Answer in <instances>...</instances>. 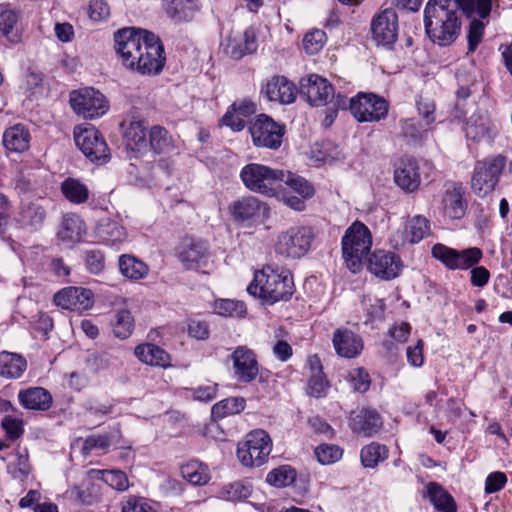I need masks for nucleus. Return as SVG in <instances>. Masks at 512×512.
Segmentation results:
<instances>
[{
    "label": "nucleus",
    "mask_w": 512,
    "mask_h": 512,
    "mask_svg": "<svg viewBox=\"0 0 512 512\" xmlns=\"http://www.w3.org/2000/svg\"><path fill=\"white\" fill-rule=\"evenodd\" d=\"M483 258V252L478 247H470L458 250L456 270H468L477 265Z\"/></svg>",
    "instance_id": "864d4df0"
},
{
    "label": "nucleus",
    "mask_w": 512,
    "mask_h": 512,
    "mask_svg": "<svg viewBox=\"0 0 512 512\" xmlns=\"http://www.w3.org/2000/svg\"><path fill=\"white\" fill-rule=\"evenodd\" d=\"M77 147L93 163L104 164L110 159V151L103 136L93 126L79 128L74 131Z\"/></svg>",
    "instance_id": "f8f14e48"
},
{
    "label": "nucleus",
    "mask_w": 512,
    "mask_h": 512,
    "mask_svg": "<svg viewBox=\"0 0 512 512\" xmlns=\"http://www.w3.org/2000/svg\"><path fill=\"white\" fill-rule=\"evenodd\" d=\"M215 311L223 316H237L241 317L246 313V308L243 302L231 299H221L215 302Z\"/></svg>",
    "instance_id": "13d9d810"
},
{
    "label": "nucleus",
    "mask_w": 512,
    "mask_h": 512,
    "mask_svg": "<svg viewBox=\"0 0 512 512\" xmlns=\"http://www.w3.org/2000/svg\"><path fill=\"white\" fill-rule=\"evenodd\" d=\"M61 193L73 204H83L89 199V189L76 178L65 179L60 186Z\"/></svg>",
    "instance_id": "c9c22d12"
},
{
    "label": "nucleus",
    "mask_w": 512,
    "mask_h": 512,
    "mask_svg": "<svg viewBox=\"0 0 512 512\" xmlns=\"http://www.w3.org/2000/svg\"><path fill=\"white\" fill-rule=\"evenodd\" d=\"M432 256L440 261L446 268L456 270V261L458 250L448 247L442 243H437L432 247Z\"/></svg>",
    "instance_id": "5fc2aeb1"
},
{
    "label": "nucleus",
    "mask_w": 512,
    "mask_h": 512,
    "mask_svg": "<svg viewBox=\"0 0 512 512\" xmlns=\"http://www.w3.org/2000/svg\"><path fill=\"white\" fill-rule=\"evenodd\" d=\"M135 355L141 362L151 366L167 367L170 365V355L155 344L138 345L135 348Z\"/></svg>",
    "instance_id": "2f4dec72"
},
{
    "label": "nucleus",
    "mask_w": 512,
    "mask_h": 512,
    "mask_svg": "<svg viewBox=\"0 0 512 512\" xmlns=\"http://www.w3.org/2000/svg\"><path fill=\"white\" fill-rule=\"evenodd\" d=\"M218 384L210 383L207 385H201L196 388H188L187 391L191 393L195 400L199 401H211L217 395Z\"/></svg>",
    "instance_id": "338daca9"
},
{
    "label": "nucleus",
    "mask_w": 512,
    "mask_h": 512,
    "mask_svg": "<svg viewBox=\"0 0 512 512\" xmlns=\"http://www.w3.org/2000/svg\"><path fill=\"white\" fill-rule=\"evenodd\" d=\"M114 335L120 339H127L134 330V318L129 310L117 311L112 320Z\"/></svg>",
    "instance_id": "a18cd8bd"
},
{
    "label": "nucleus",
    "mask_w": 512,
    "mask_h": 512,
    "mask_svg": "<svg viewBox=\"0 0 512 512\" xmlns=\"http://www.w3.org/2000/svg\"><path fill=\"white\" fill-rule=\"evenodd\" d=\"M484 19H476L473 18L468 27V33H467V42H468V52L473 53L479 44L481 43L484 31H485V23L483 22Z\"/></svg>",
    "instance_id": "4d7b16f0"
},
{
    "label": "nucleus",
    "mask_w": 512,
    "mask_h": 512,
    "mask_svg": "<svg viewBox=\"0 0 512 512\" xmlns=\"http://www.w3.org/2000/svg\"><path fill=\"white\" fill-rule=\"evenodd\" d=\"M122 512H156V510L141 497H129L122 507Z\"/></svg>",
    "instance_id": "774afa93"
},
{
    "label": "nucleus",
    "mask_w": 512,
    "mask_h": 512,
    "mask_svg": "<svg viewBox=\"0 0 512 512\" xmlns=\"http://www.w3.org/2000/svg\"><path fill=\"white\" fill-rule=\"evenodd\" d=\"M430 233L429 220L423 216L413 217L406 225L407 239L411 243H418Z\"/></svg>",
    "instance_id": "09e8293b"
},
{
    "label": "nucleus",
    "mask_w": 512,
    "mask_h": 512,
    "mask_svg": "<svg viewBox=\"0 0 512 512\" xmlns=\"http://www.w3.org/2000/svg\"><path fill=\"white\" fill-rule=\"evenodd\" d=\"M271 447L268 433L261 429L254 430L238 444L237 457L244 466L259 467L266 462Z\"/></svg>",
    "instance_id": "6e6552de"
},
{
    "label": "nucleus",
    "mask_w": 512,
    "mask_h": 512,
    "mask_svg": "<svg viewBox=\"0 0 512 512\" xmlns=\"http://www.w3.org/2000/svg\"><path fill=\"white\" fill-rule=\"evenodd\" d=\"M332 344L336 354L347 359L356 358L364 348L362 337L345 327L334 331Z\"/></svg>",
    "instance_id": "5701e85b"
},
{
    "label": "nucleus",
    "mask_w": 512,
    "mask_h": 512,
    "mask_svg": "<svg viewBox=\"0 0 512 512\" xmlns=\"http://www.w3.org/2000/svg\"><path fill=\"white\" fill-rule=\"evenodd\" d=\"M221 497L228 501H239L251 495V486L241 481L225 485L220 491Z\"/></svg>",
    "instance_id": "6e6d98bb"
},
{
    "label": "nucleus",
    "mask_w": 512,
    "mask_h": 512,
    "mask_svg": "<svg viewBox=\"0 0 512 512\" xmlns=\"http://www.w3.org/2000/svg\"><path fill=\"white\" fill-rule=\"evenodd\" d=\"M31 135L21 123L7 128L3 133V145L10 152L22 153L29 149Z\"/></svg>",
    "instance_id": "c756f323"
},
{
    "label": "nucleus",
    "mask_w": 512,
    "mask_h": 512,
    "mask_svg": "<svg viewBox=\"0 0 512 512\" xmlns=\"http://www.w3.org/2000/svg\"><path fill=\"white\" fill-rule=\"evenodd\" d=\"M20 405L27 410L46 411L53 403L51 393L43 387H29L18 393Z\"/></svg>",
    "instance_id": "bb28decb"
},
{
    "label": "nucleus",
    "mask_w": 512,
    "mask_h": 512,
    "mask_svg": "<svg viewBox=\"0 0 512 512\" xmlns=\"http://www.w3.org/2000/svg\"><path fill=\"white\" fill-rule=\"evenodd\" d=\"M296 470L289 465L273 469L267 474L266 481L275 487L291 485L296 479Z\"/></svg>",
    "instance_id": "3c124183"
},
{
    "label": "nucleus",
    "mask_w": 512,
    "mask_h": 512,
    "mask_svg": "<svg viewBox=\"0 0 512 512\" xmlns=\"http://www.w3.org/2000/svg\"><path fill=\"white\" fill-rule=\"evenodd\" d=\"M326 34L324 31L316 29L305 34L303 38V48L309 55L317 54L324 46Z\"/></svg>",
    "instance_id": "052dcab7"
},
{
    "label": "nucleus",
    "mask_w": 512,
    "mask_h": 512,
    "mask_svg": "<svg viewBox=\"0 0 512 512\" xmlns=\"http://www.w3.org/2000/svg\"><path fill=\"white\" fill-rule=\"evenodd\" d=\"M247 291L253 297L270 305L287 301L294 293L293 278L289 274L277 273L270 267H265L255 272Z\"/></svg>",
    "instance_id": "20e7f679"
},
{
    "label": "nucleus",
    "mask_w": 512,
    "mask_h": 512,
    "mask_svg": "<svg viewBox=\"0 0 512 512\" xmlns=\"http://www.w3.org/2000/svg\"><path fill=\"white\" fill-rule=\"evenodd\" d=\"M249 132L255 146L278 150L282 145L286 129L270 116L259 114L251 121Z\"/></svg>",
    "instance_id": "9b49d317"
},
{
    "label": "nucleus",
    "mask_w": 512,
    "mask_h": 512,
    "mask_svg": "<svg viewBox=\"0 0 512 512\" xmlns=\"http://www.w3.org/2000/svg\"><path fill=\"white\" fill-rule=\"evenodd\" d=\"M441 203L446 216L450 219H461L468 208L463 184L461 182L447 183Z\"/></svg>",
    "instance_id": "412c9836"
},
{
    "label": "nucleus",
    "mask_w": 512,
    "mask_h": 512,
    "mask_svg": "<svg viewBox=\"0 0 512 512\" xmlns=\"http://www.w3.org/2000/svg\"><path fill=\"white\" fill-rule=\"evenodd\" d=\"M86 232L85 223L74 213H67L63 216L60 228L57 232V239L67 245L79 242Z\"/></svg>",
    "instance_id": "c85d7f7f"
},
{
    "label": "nucleus",
    "mask_w": 512,
    "mask_h": 512,
    "mask_svg": "<svg viewBox=\"0 0 512 512\" xmlns=\"http://www.w3.org/2000/svg\"><path fill=\"white\" fill-rule=\"evenodd\" d=\"M394 181L407 193L417 191L421 184L418 162L409 156L402 157L394 170Z\"/></svg>",
    "instance_id": "4be33fe9"
},
{
    "label": "nucleus",
    "mask_w": 512,
    "mask_h": 512,
    "mask_svg": "<svg viewBox=\"0 0 512 512\" xmlns=\"http://www.w3.org/2000/svg\"><path fill=\"white\" fill-rule=\"evenodd\" d=\"M246 400L243 397H229L212 406L211 415L214 419L239 414L245 409Z\"/></svg>",
    "instance_id": "a19ab883"
},
{
    "label": "nucleus",
    "mask_w": 512,
    "mask_h": 512,
    "mask_svg": "<svg viewBox=\"0 0 512 512\" xmlns=\"http://www.w3.org/2000/svg\"><path fill=\"white\" fill-rule=\"evenodd\" d=\"M114 48L121 64L142 76L162 72L166 56L164 45L153 32L136 27H125L114 33Z\"/></svg>",
    "instance_id": "f257e3e1"
},
{
    "label": "nucleus",
    "mask_w": 512,
    "mask_h": 512,
    "mask_svg": "<svg viewBox=\"0 0 512 512\" xmlns=\"http://www.w3.org/2000/svg\"><path fill=\"white\" fill-rule=\"evenodd\" d=\"M429 39L440 46L452 44L460 35L461 12L454 0H429L424 9Z\"/></svg>",
    "instance_id": "7ed1b4c3"
},
{
    "label": "nucleus",
    "mask_w": 512,
    "mask_h": 512,
    "mask_svg": "<svg viewBox=\"0 0 512 512\" xmlns=\"http://www.w3.org/2000/svg\"><path fill=\"white\" fill-rule=\"evenodd\" d=\"M329 388L325 374H311L308 382V394L312 397H324Z\"/></svg>",
    "instance_id": "e2e57ef3"
},
{
    "label": "nucleus",
    "mask_w": 512,
    "mask_h": 512,
    "mask_svg": "<svg viewBox=\"0 0 512 512\" xmlns=\"http://www.w3.org/2000/svg\"><path fill=\"white\" fill-rule=\"evenodd\" d=\"M119 270L124 277L138 280L148 274L149 268L135 256L124 254L119 257Z\"/></svg>",
    "instance_id": "4c0bfd02"
},
{
    "label": "nucleus",
    "mask_w": 512,
    "mask_h": 512,
    "mask_svg": "<svg viewBox=\"0 0 512 512\" xmlns=\"http://www.w3.org/2000/svg\"><path fill=\"white\" fill-rule=\"evenodd\" d=\"M70 104L75 113L86 119L98 118L108 110L104 95L91 87L71 92Z\"/></svg>",
    "instance_id": "ddd939ff"
},
{
    "label": "nucleus",
    "mask_w": 512,
    "mask_h": 512,
    "mask_svg": "<svg viewBox=\"0 0 512 512\" xmlns=\"http://www.w3.org/2000/svg\"><path fill=\"white\" fill-rule=\"evenodd\" d=\"M18 22V14L8 6H0V31L11 42L20 41V34L15 28Z\"/></svg>",
    "instance_id": "79ce46f5"
},
{
    "label": "nucleus",
    "mask_w": 512,
    "mask_h": 512,
    "mask_svg": "<svg viewBox=\"0 0 512 512\" xmlns=\"http://www.w3.org/2000/svg\"><path fill=\"white\" fill-rule=\"evenodd\" d=\"M77 500L83 505H94L101 501V485L92 481H85L74 490Z\"/></svg>",
    "instance_id": "49530a36"
},
{
    "label": "nucleus",
    "mask_w": 512,
    "mask_h": 512,
    "mask_svg": "<svg viewBox=\"0 0 512 512\" xmlns=\"http://www.w3.org/2000/svg\"><path fill=\"white\" fill-rule=\"evenodd\" d=\"M97 235L102 241L114 244L124 240L126 232L116 221L104 219L97 225Z\"/></svg>",
    "instance_id": "c03bdc74"
},
{
    "label": "nucleus",
    "mask_w": 512,
    "mask_h": 512,
    "mask_svg": "<svg viewBox=\"0 0 512 512\" xmlns=\"http://www.w3.org/2000/svg\"><path fill=\"white\" fill-rule=\"evenodd\" d=\"M53 301L62 309L81 313L93 306L94 295L90 289L70 286L58 291Z\"/></svg>",
    "instance_id": "f3484780"
},
{
    "label": "nucleus",
    "mask_w": 512,
    "mask_h": 512,
    "mask_svg": "<svg viewBox=\"0 0 512 512\" xmlns=\"http://www.w3.org/2000/svg\"><path fill=\"white\" fill-rule=\"evenodd\" d=\"M506 158L497 155L483 161H477L471 178V189L478 197L492 193L505 167Z\"/></svg>",
    "instance_id": "0eeeda50"
},
{
    "label": "nucleus",
    "mask_w": 512,
    "mask_h": 512,
    "mask_svg": "<svg viewBox=\"0 0 512 512\" xmlns=\"http://www.w3.org/2000/svg\"><path fill=\"white\" fill-rule=\"evenodd\" d=\"M260 94L268 101L287 105L296 100L297 88L285 76L274 75L262 84Z\"/></svg>",
    "instance_id": "a211bd4d"
},
{
    "label": "nucleus",
    "mask_w": 512,
    "mask_h": 512,
    "mask_svg": "<svg viewBox=\"0 0 512 512\" xmlns=\"http://www.w3.org/2000/svg\"><path fill=\"white\" fill-rule=\"evenodd\" d=\"M382 425L380 414L370 407H363L351 414L350 428L354 433L371 437L381 429Z\"/></svg>",
    "instance_id": "393cba45"
},
{
    "label": "nucleus",
    "mask_w": 512,
    "mask_h": 512,
    "mask_svg": "<svg viewBox=\"0 0 512 512\" xmlns=\"http://www.w3.org/2000/svg\"><path fill=\"white\" fill-rule=\"evenodd\" d=\"M367 268L376 277L388 281L400 275L402 261L393 252L376 250L369 256Z\"/></svg>",
    "instance_id": "dca6fc26"
},
{
    "label": "nucleus",
    "mask_w": 512,
    "mask_h": 512,
    "mask_svg": "<svg viewBox=\"0 0 512 512\" xmlns=\"http://www.w3.org/2000/svg\"><path fill=\"white\" fill-rule=\"evenodd\" d=\"M389 456V449L386 445L371 442L362 447L360 451L361 463L365 468H375L379 463L386 460Z\"/></svg>",
    "instance_id": "e433bc0d"
},
{
    "label": "nucleus",
    "mask_w": 512,
    "mask_h": 512,
    "mask_svg": "<svg viewBox=\"0 0 512 512\" xmlns=\"http://www.w3.org/2000/svg\"><path fill=\"white\" fill-rule=\"evenodd\" d=\"M237 379L250 383L259 373V363L253 350L246 346L237 347L230 356Z\"/></svg>",
    "instance_id": "aec40b11"
},
{
    "label": "nucleus",
    "mask_w": 512,
    "mask_h": 512,
    "mask_svg": "<svg viewBox=\"0 0 512 512\" xmlns=\"http://www.w3.org/2000/svg\"><path fill=\"white\" fill-rule=\"evenodd\" d=\"M343 454V450L336 445L323 444L315 449V456L317 460L324 465L338 461Z\"/></svg>",
    "instance_id": "680f3d73"
},
{
    "label": "nucleus",
    "mask_w": 512,
    "mask_h": 512,
    "mask_svg": "<svg viewBox=\"0 0 512 512\" xmlns=\"http://www.w3.org/2000/svg\"><path fill=\"white\" fill-rule=\"evenodd\" d=\"M349 110L358 122H379L387 117L389 103L374 93L359 92L349 100Z\"/></svg>",
    "instance_id": "9d476101"
},
{
    "label": "nucleus",
    "mask_w": 512,
    "mask_h": 512,
    "mask_svg": "<svg viewBox=\"0 0 512 512\" xmlns=\"http://www.w3.org/2000/svg\"><path fill=\"white\" fill-rule=\"evenodd\" d=\"M114 48L121 64L142 76L162 72L166 56L164 45L153 32L136 27H125L114 33Z\"/></svg>",
    "instance_id": "f03ea898"
},
{
    "label": "nucleus",
    "mask_w": 512,
    "mask_h": 512,
    "mask_svg": "<svg viewBox=\"0 0 512 512\" xmlns=\"http://www.w3.org/2000/svg\"><path fill=\"white\" fill-rule=\"evenodd\" d=\"M417 110L423 119L425 126H430L435 121V104L430 98L420 96L416 101Z\"/></svg>",
    "instance_id": "69168bd1"
},
{
    "label": "nucleus",
    "mask_w": 512,
    "mask_h": 512,
    "mask_svg": "<svg viewBox=\"0 0 512 512\" xmlns=\"http://www.w3.org/2000/svg\"><path fill=\"white\" fill-rule=\"evenodd\" d=\"M127 146L132 150L146 147V127L142 121H132L124 132Z\"/></svg>",
    "instance_id": "de8ad7c7"
},
{
    "label": "nucleus",
    "mask_w": 512,
    "mask_h": 512,
    "mask_svg": "<svg viewBox=\"0 0 512 512\" xmlns=\"http://www.w3.org/2000/svg\"><path fill=\"white\" fill-rule=\"evenodd\" d=\"M342 255L350 271L357 273L361 270L362 260L372 246V235L369 228L356 220L345 231L342 240Z\"/></svg>",
    "instance_id": "39448f33"
},
{
    "label": "nucleus",
    "mask_w": 512,
    "mask_h": 512,
    "mask_svg": "<svg viewBox=\"0 0 512 512\" xmlns=\"http://www.w3.org/2000/svg\"><path fill=\"white\" fill-rule=\"evenodd\" d=\"M84 262L86 269L92 274L98 275L105 269V255L99 249L85 250Z\"/></svg>",
    "instance_id": "bf43d9fd"
},
{
    "label": "nucleus",
    "mask_w": 512,
    "mask_h": 512,
    "mask_svg": "<svg viewBox=\"0 0 512 512\" xmlns=\"http://www.w3.org/2000/svg\"><path fill=\"white\" fill-rule=\"evenodd\" d=\"M398 15L393 8H385L371 21L372 38L378 45L391 47L398 36Z\"/></svg>",
    "instance_id": "4468645a"
},
{
    "label": "nucleus",
    "mask_w": 512,
    "mask_h": 512,
    "mask_svg": "<svg viewBox=\"0 0 512 512\" xmlns=\"http://www.w3.org/2000/svg\"><path fill=\"white\" fill-rule=\"evenodd\" d=\"M91 478L100 479L107 485L118 491H125L129 488L127 475L121 470H95L89 471Z\"/></svg>",
    "instance_id": "ea45409f"
},
{
    "label": "nucleus",
    "mask_w": 512,
    "mask_h": 512,
    "mask_svg": "<svg viewBox=\"0 0 512 512\" xmlns=\"http://www.w3.org/2000/svg\"><path fill=\"white\" fill-rule=\"evenodd\" d=\"M427 494L436 510L440 512H457L454 498L440 484L430 482L427 485Z\"/></svg>",
    "instance_id": "72a5a7b5"
},
{
    "label": "nucleus",
    "mask_w": 512,
    "mask_h": 512,
    "mask_svg": "<svg viewBox=\"0 0 512 512\" xmlns=\"http://www.w3.org/2000/svg\"><path fill=\"white\" fill-rule=\"evenodd\" d=\"M494 124L487 110H477L466 121V137L473 141H480L485 138H491Z\"/></svg>",
    "instance_id": "a878e982"
},
{
    "label": "nucleus",
    "mask_w": 512,
    "mask_h": 512,
    "mask_svg": "<svg viewBox=\"0 0 512 512\" xmlns=\"http://www.w3.org/2000/svg\"><path fill=\"white\" fill-rule=\"evenodd\" d=\"M316 234L310 226H293L279 234L276 252L291 258H301L308 253Z\"/></svg>",
    "instance_id": "1a4fd4ad"
},
{
    "label": "nucleus",
    "mask_w": 512,
    "mask_h": 512,
    "mask_svg": "<svg viewBox=\"0 0 512 512\" xmlns=\"http://www.w3.org/2000/svg\"><path fill=\"white\" fill-rule=\"evenodd\" d=\"M429 126L418 122L415 119H405L401 121V135L408 141L417 143L422 141Z\"/></svg>",
    "instance_id": "603ef678"
},
{
    "label": "nucleus",
    "mask_w": 512,
    "mask_h": 512,
    "mask_svg": "<svg viewBox=\"0 0 512 512\" xmlns=\"http://www.w3.org/2000/svg\"><path fill=\"white\" fill-rule=\"evenodd\" d=\"M176 255L185 269L194 270L207 263L210 255L207 241L185 237L176 249Z\"/></svg>",
    "instance_id": "2eb2a0df"
},
{
    "label": "nucleus",
    "mask_w": 512,
    "mask_h": 512,
    "mask_svg": "<svg viewBox=\"0 0 512 512\" xmlns=\"http://www.w3.org/2000/svg\"><path fill=\"white\" fill-rule=\"evenodd\" d=\"M47 217V209L41 199L23 201L16 216V222L20 227L32 231L39 230Z\"/></svg>",
    "instance_id": "b1692460"
},
{
    "label": "nucleus",
    "mask_w": 512,
    "mask_h": 512,
    "mask_svg": "<svg viewBox=\"0 0 512 512\" xmlns=\"http://www.w3.org/2000/svg\"><path fill=\"white\" fill-rule=\"evenodd\" d=\"M284 171L272 169L266 165L250 163L240 172V178L247 189L266 196H274L276 189L281 185Z\"/></svg>",
    "instance_id": "423d86ee"
},
{
    "label": "nucleus",
    "mask_w": 512,
    "mask_h": 512,
    "mask_svg": "<svg viewBox=\"0 0 512 512\" xmlns=\"http://www.w3.org/2000/svg\"><path fill=\"white\" fill-rule=\"evenodd\" d=\"M27 368L26 359L16 353L0 352V376L7 379H17Z\"/></svg>",
    "instance_id": "473e14b6"
},
{
    "label": "nucleus",
    "mask_w": 512,
    "mask_h": 512,
    "mask_svg": "<svg viewBox=\"0 0 512 512\" xmlns=\"http://www.w3.org/2000/svg\"><path fill=\"white\" fill-rule=\"evenodd\" d=\"M299 92L311 105L322 106L334 95V88L326 79L311 74L301 80Z\"/></svg>",
    "instance_id": "6ab92c4d"
},
{
    "label": "nucleus",
    "mask_w": 512,
    "mask_h": 512,
    "mask_svg": "<svg viewBox=\"0 0 512 512\" xmlns=\"http://www.w3.org/2000/svg\"><path fill=\"white\" fill-rule=\"evenodd\" d=\"M182 477L192 485L202 486L209 482L210 473L207 465L191 460L180 468Z\"/></svg>",
    "instance_id": "f704fd0d"
},
{
    "label": "nucleus",
    "mask_w": 512,
    "mask_h": 512,
    "mask_svg": "<svg viewBox=\"0 0 512 512\" xmlns=\"http://www.w3.org/2000/svg\"><path fill=\"white\" fill-rule=\"evenodd\" d=\"M281 183L286 184L292 191L302 196V198H311L314 195L313 186L305 178L290 171H284Z\"/></svg>",
    "instance_id": "8fccbe9b"
},
{
    "label": "nucleus",
    "mask_w": 512,
    "mask_h": 512,
    "mask_svg": "<svg viewBox=\"0 0 512 512\" xmlns=\"http://www.w3.org/2000/svg\"><path fill=\"white\" fill-rule=\"evenodd\" d=\"M149 144L156 154L170 152L174 147V141L168 130L162 126H152L149 131Z\"/></svg>",
    "instance_id": "58836bf2"
},
{
    "label": "nucleus",
    "mask_w": 512,
    "mask_h": 512,
    "mask_svg": "<svg viewBox=\"0 0 512 512\" xmlns=\"http://www.w3.org/2000/svg\"><path fill=\"white\" fill-rule=\"evenodd\" d=\"M162 6L176 24L191 21L199 10L198 0H162Z\"/></svg>",
    "instance_id": "cd10ccee"
},
{
    "label": "nucleus",
    "mask_w": 512,
    "mask_h": 512,
    "mask_svg": "<svg viewBox=\"0 0 512 512\" xmlns=\"http://www.w3.org/2000/svg\"><path fill=\"white\" fill-rule=\"evenodd\" d=\"M458 10L462 11L468 18L478 16L486 19L492 10V0H454Z\"/></svg>",
    "instance_id": "37998d69"
},
{
    "label": "nucleus",
    "mask_w": 512,
    "mask_h": 512,
    "mask_svg": "<svg viewBox=\"0 0 512 512\" xmlns=\"http://www.w3.org/2000/svg\"><path fill=\"white\" fill-rule=\"evenodd\" d=\"M263 208L262 202L254 196H246L234 201L229 211L235 221L251 220L260 215Z\"/></svg>",
    "instance_id": "7c9ffc66"
},
{
    "label": "nucleus",
    "mask_w": 512,
    "mask_h": 512,
    "mask_svg": "<svg viewBox=\"0 0 512 512\" xmlns=\"http://www.w3.org/2000/svg\"><path fill=\"white\" fill-rule=\"evenodd\" d=\"M350 383L355 391L365 393L370 388L371 380L364 368H357L350 372Z\"/></svg>",
    "instance_id": "0e129e2a"
}]
</instances>
